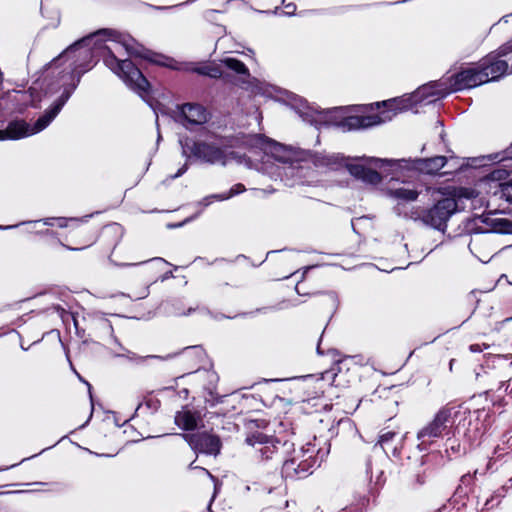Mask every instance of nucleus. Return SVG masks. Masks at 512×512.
Wrapping results in <instances>:
<instances>
[{
    "instance_id": "nucleus-13",
    "label": "nucleus",
    "mask_w": 512,
    "mask_h": 512,
    "mask_svg": "<svg viewBox=\"0 0 512 512\" xmlns=\"http://www.w3.org/2000/svg\"><path fill=\"white\" fill-rule=\"evenodd\" d=\"M184 439L191 448L197 452L205 454H217L220 450V440L214 435L205 433L186 434Z\"/></svg>"
},
{
    "instance_id": "nucleus-8",
    "label": "nucleus",
    "mask_w": 512,
    "mask_h": 512,
    "mask_svg": "<svg viewBox=\"0 0 512 512\" xmlns=\"http://www.w3.org/2000/svg\"><path fill=\"white\" fill-rule=\"evenodd\" d=\"M190 152L193 156L203 162L209 164H220L223 166L234 158V154L232 152L227 153L220 147L206 142H194L190 148Z\"/></svg>"
},
{
    "instance_id": "nucleus-16",
    "label": "nucleus",
    "mask_w": 512,
    "mask_h": 512,
    "mask_svg": "<svg viewBox=\"0 0 512 512\" xmlns=\"http://www.w3.org/2000/svg\"><path fill=\"white\" fill-rule=\"evenodd\" d=\"M501 161H506L501 168H497L490 173V178L494 181H503L512 173V146L505 152Z\"/></svg>"
},
{
    "instance_id": "nucleus-34",
    "label": "nucleus",
    "mask_w": 512,
    "mask_h": 512,
    "mask_svg": "<svg viewBox=\"0 0 512 512\" xmlns=\"http://www.w3.org/2000/svg\"><path fill=\"white\" fill-rule=\"evenodd\" d=\"M82 66H83L82 64H77V65L75 66V70H78V69L82 68Z\"/></svg>"
},
{
    "instance_id": "nucleus-21",
    "label": "nucleus",
    "mask_w": 512,
    "mask_h": 512,
    "mask_svg": "<svg viewBox=\"0 0 512 512\" xmlns=\"http://www.w3.org/2000/svg\"><path fill=\"white\" fill-rule=\"evenodd\" d=\"M244 190H245V187L242 184H236L231 188L229 194H227V195H212V196L205 198L204 199L205 205H209L211 199L225 200V199H228L236 194L243 192Z\"/></svg>"
},
{
    "instance_id": "nucleus-27",
    "label": "nucleus",
    "mask_w": 512,
    "mask_h": 512,
    "mask_svg": "<svg viewBox=\"0 0 512 512\" xmlns=\"http://www.w3.org/2000/svg\"><path fill=\"white\" fill-rule=\"evenodd\" d=\"M56 223L59 227L64 228L67 226V219L65 218H56Z\"/></svg>"
},
{
    "instance_id": "nucleus-5",
    "label": "nucleus",
    "mask_w": 512,
    "mask_h": 512,
    "mask_svg": "<svg viewBox=\"0 0 512 512\" xmlns=\"http://www.w3.org/2000/svg\"><path fill=\"white\" fill-rule=\"evenodd\" d=\"M437 194L441 197H434L436 203L416 219H420L427 226L444 232L448 220L457 210L456 191H438Z\"/></svg>"
},
{
    "instance_id": "nucleus-10",
    "label": "nucleus",
    "mask_w": 512,
    "mask_h": 512,
    "mask_svg": "<svg viewBox=\"0 0 512 512\" xmlns=\"http://www.w3.org/2000/svg\"><path fill=\"white\" fill-rule=\"evenodd\" d=\"M103 32L104 33H108V35L111 38V40H113L115 43L121 45L126 50V52L129 55H137V56H143L145 58H148V55L142 53V51H143L142 46L139 45L130 36L123 35V34L115 32V31H106L105 30ZM149 59L152 62H155L157 64H160V65H163V66H167V67H171L173 69H178L177 66L173 65L174 61L172 59L165 58L163 56H157V58L149 57Z\"/></svg>"
},
{
    "instance_id": "nucleus-6",
    "label": "nucleus",
    "mask_w": 512,
    "mask_h": 512,
    "mask_svg": "<svg viewBox=\"0 0 512 512\" xmlns=\"http://www.w3.org/2000/svg\"><path fill=\"white\" fill-rule=\"evenodd\" d=\"M104 62L116 75H118L131 89L143 99L148 93L150 84L141 71L130 60H119L110 50Z\"/></svg>"
},
{
    "instance_id": "nucleus-7",
    "label": "nucleus",
    "mask_w": 512,
    "mask_h": 512,
    "mask_svg": "<svg viewBox=\"0 0 512 512\" xmlns=\"http://www.w3.org/2000/svg\"><path fill=\"white\" fill-rule=\"evenodd\" d=\"M510 52H512V43L508 42L501 46L497 52L489 54L481 61L479 68L482 73L487 75L488 82L496 81L508 72V62L501 58Z\"/></svg>"
},
{
    "instance_id": "nucleus-26",
    "label": "nucleus",
    "mask_w": 512,
    "mask_h": 512,
    "mask_svg": "<svg viewBox=\"0 0 512 512\" xmlns=\"http://www.w3.org/2000/svg\"><path fill=\"white\" fill-rule=\"evenodd\" d=\"M187 170V164H184L179 170L178 172L172 176V178H177V177H180L182 174H184Z\"/></svg>"
},
{
    "instance_id": "nucleus-28",
    "label": "nucleus",
    "mask_w": 512,
    "mask_h": 512,
    "mask_svg": "<svg viewBox=\"0 0 512 512\" xmlns=\"http://www.w3.org/2000/svg\"><path fill=\"white\" fill-rule=\"evenodd\" d=\"M469 349L473 353L481 352L482 351V348H481V346L479 344H472V345H470Z\"/></svg>"
},
{
    "instance_id": "nucleus-32",
    "label": "nucleus",
    "mask_w": 512,
    "mask_h": 512,
    "mask_svg": "<svg viewBox=\"0 0 512 512\" xmlns=\"http://www.w3.org/2000/svg\"><path fill=\"white\" fill-rule=\"evenodd\" d=\"M154 260L157 261V262H160V263H165V261L163 259H161V258H155Z\"/></svg>"
},
{
    "instance_id": "nucleus-12",
    "label": "nucleus",
    "mask_w": 512,
    "mask_h": 512,
    "mask_svg": "<svg viewBox=\"0 0 512 512\" xmlns=\"http://www.w3.org/2000/svg\"><path fill=\"white\" fill-rule=\"evenodd\" d=\"M315 452L314 446L309 444L307 448L301 449V455H296L291 460L286 461L284 469L286 471L294 470L298 475L306 474L310 468L317 464Z\"/></svg>"
},
{
    "instance_id": "nucleus-2",
    "label": "nucleus",
    "mask_w": 512,
    "mask_h": 512,
    "mask_svg": "<svg viewBox=\"0 0 512 512\" xmlns=\"http://www.w3.org/2000/svg\"><path fill=\"white\" fill-rule=\"evenodd\" d=\"M449 93L447 87L440 82H432L423 85L417 89L408 99H394L383 102V105L388 107V110L382 111L379 115L367 116H348L338 123V126L344 130H357L370 128L392 119L398 111L410 108L413 104H417L424 100L429 103L434 99L431 97H443Z\"/></svg>"
},
{
    "instance_id": "nucleus-24",
    "label": "nucleus",
    "mask_w": 512,
    "mask_h": 512,
    "mask_svg": "<svg viewBox=\"0 0 512 512\" xmlns=\"http://www.w3.org/2000/svg\"><path fill=\"white\" fill-rule=\"evenodd\" d=\"M395 436V433L392 431H387L385 433H382L379 437V444L381 446H384L386 443H388L393 437Z\"/></svg>"
},
{
    "instance_id": "nucleus-25",
    "label": "nucleus",
    "mask_w": 512,
    "mask_h": 512,
    "mask_svg": "<svg viewBox=\"0 0 512 512\" xmlns=\"http://www.w3.org/2000/svg\"><path fill=\"white\" fill-rule=\"evenodd\" d=\"M295 9H296L295 5H293V4H288V5L286 6L285 14H287V15H293V14H294V12H295Z\"/></svg>"
},
{
    "instance_id": "nucleus-9",
    "label": "nucleus",
    "mask_w": 512,
    "mask_h": 512,
    "mask_svg": "<svg viewBox=\"0 0 512 512\" xmlns=\"http://www.w3.org/2000/svg\"><path fill=\"white\" fill-rule=\"evenodd\" d=\"M451 422V410L443 408L437 412L431 422L425 425L417 434L422 444L432 442L435 438L443 436L444 431Z\"/></svg>"
},
{
    "instance_id": "nucleus-14",
    "label": "nucleus",
    "mask_w": 512,
    "mask_h": 512,
    "mask_svg": "<svg viewBox=\"0 0 512 512\" xmlns=\"http://www.w3.org/2000/svg\"><path fill=\"white\" fill-rule=\"evenodd\" d=\"M180 122L188 127V125H201L207 122L208 113L198 104L187 103L180 109Z\"/></svg>"
},
{
    "instance_id": "nucleus-31",
    "label": "nucleus",
    "mask_w": 512,
    "mask_h": 512,
    "mask_svg": "<svg viewBox=\"0 0 512 512\" xmlns=\"http://www.w3.org/2000/svg\"><path fill=\"white\" fill-rule=\"evenodd\" d=\"M476 245V240H473L471 243H470V250L473 251V247Z\"/></svg>"
},
{
    "instance_id": "nucleus-35",
    "label": "nucleus",
    "mask_w": 512,
    "mask_h": 512,
    "mask_svg": "<svg viewBox=\"0 0 512 512\" xmlns=\"http://www.w3.org/2000/svg\"><path fill=\"white\" fill-rule=\"evenodd\" d=\"M14 226H11V225H8L6 227H4L5 229H10V228H13Z\"/></svg>"
},
{
    "instance_id": "nucleus-20",
    "label": "nucleus",
    "mask_w": 512,
    "mask_h": 512,
    "mask_svg": "<svg viewBox=\"0 0 512 512\" xmlns=\"http://www.w3.org/2000/svg\"><path fill=\"white\" fill-rule=\"evenodd\" d=\"M221 62L226 67L233 70L237 74H242V75L248 74V69L245 66V64L235 58L227 57V58L223 59Z\"/></svg>"
},
{
    "instance_id": "nucleus-22",
    "label": "nucleus",
    "mask_w": 512,
    "mask_h": 512,
    "mask_svg": "<svg viewBox=\"0 0 512 512\" xmlns=\"http://www.w3.org/2000/svg\"><path fill=\"white\" fill-rule=\"evenodd\" d=\"M494 232L502 234H512V222L507 219L495 221Z\"/></svg>"
},
{
    "instance_id": "nucleus-4",
    "label": "nucleus",
    "mask_w": 512,
    "mask_h": 512,
    "mask_svg": "<svg viewBox=\"0 0 512 512\" xmlns=\"http://www.w3.org/2000/svg\"><path fill=\"white\" fill-rule=\"evenodd\" d=\"M70 95L71 91H65L57 102L43 116H41L33 126H30L25 121H14L9 123L5 130H0V141L20 139L44 130L60 112Z\"/></svg>"
},
{
    "instance_id": "nucleus-30",
    "label": "nucleus",
    "mask_w": 512,
    "mask_h": 512,
    "mask_svg": "<svg viewBox=\"0 0 512 512\" xmlns=\"http://www.w3.org/2000/svg\"><path fill=\"white\" fill-rule=\"evenodd\" d=\"M501 186L503 187H509V186H512V179L508 180L507 182L505 183H501Z\"/></svg>"
},
{
    "instance_id": "nucleus-19",
    "label": "nucleus",
    "mask_w": 512,
    "mask_h": 512,
    "mask_svg": "<svg viewBox=\"0 0 512 512\" xmlns=\"http://www.w3.org/2000/svg\"><path fill=\"white\" fill-rule=\"evenodd\" d=\"M247 442L251 444L252 446H255L256 443L263 445L261 448H259V452L261 455L265 458L271 457V455L274 452V446L268 445L269 441L266 436L262 434L253 435L252 437L247 438Z\"/></svg>"
},
{
    "instance_id": "nucleus-17",
    "label": "nucleus",
    "mask_w": 512,
    "mask_h": 512,
    "mask_svg": "<svg viewBox=\"0 0 512 512\" xmlns=\"http://www.w3.org/2000/svg\"><path fill=\"white\" fill-rule=\"evenodd\" d=\"M389 194L393 198L401 201H415L419 195L417 190L405 186L391 188Z\"/></svg>"
},
{
    "instance_id": "nucleus-15",
    "label": "nucleus",
    "mask_w": 512,
    "mask_h": 512,
    "mask_svg": "<svg viewBox=\"0 0 512 512\" xmlns=\"http://www.w3.org/2000/svg\"><path fill=\"white\" fill-rule=\"evenodd\" d=\"M101 33L102 32L100 31L98 33L91 34V35H89L87 37H84L80 41H78V42L74 43L73 45H71L70 47H68L66 49V51L64 52V54L66 56H70L72 53H74L77 50H79L78 57H80V58H82L84 60L91 59L92 52H91L90 44L93 41V39L95 37H98Z\"/></svg>"
},
{
    "instance_id": "nucleus-1",
    "label": "nucleus",
    "mask_w": 512,
    "mask_h": 512,
    "mask_svg": "<svg viewBox=\"0 0 512 512\" xmlns=\"http://www.w3.org/2000/svg\"><path fill=\"white\" fill-rule=\"evenodd\" d=\"M369 166L362 163H352L347 166L350 174L355 178L367 183L378 184L382 176L379 172L372 169L378 168L386 175L393 177L404 176V171H419L427 174H434L440 171L446 164L444 156H436L428 159H368Z\"/></svg>"
},
{
    "instance_id": "nucleus-18",
    "label": "nucleus",
    "mask_w": 512,
    "mask_h": 512,
    "mask_svg": "<svg viewBox=\"0 0 512 512\" xmlns=\"http://www.w3.org/2000/svg\"><path fill=\"white\" fill-rule=\"evenodd\" d=\"M175 423L184 430H192L197 425L195 416L187 410L180 411L176 414Z\"/></svg>"
},
{
    "instance_id": "nucleus-11",
    "label": "nucleus",
    "mask_w": 512,
    "mask_h": 512,
    "mask_svg": "<svg viewBox=\"0 0 512 512\" xmlns=\"http://www.w3.org/2000/svg\"><path fill=\"white\" fill-rule=\"evenodd\" d=\"M487 82V75L482 73L478 65L477 67L463 69L462 71L457 73L454 76L453 82L451 83L450 86L451 90L458 91L463 89L474 88Z\"/></svg>"
},
{
    "instance_id": "nucleus-29",
    "label": "nucleus",
    "mask_w": 512,
    "mask_h": 512,
    "mask_svg": "<svg viewBox=\"0 0 512 512\" xmlns=\"http://www.w3.org/2000/svg\"><path fill=\"white\" fill-rule=\"evenodd\" d=\"M45 225L53 226L56 222V218H46L43 220Z\"/></svg>"
},
{
    "instance_id": "nucleus-3",
    "label": "nucleus",
    "mask_w": 512,
    "mask_h": 512,
    "mask_svg": "<svg viewBox=\"0 0 512 512\" xmlns=\"http://www.w3.org/2000/svg\"><path fill=\"white\" fill-rule=\"evenodd\" d=\"M272 156L277 162L282 164L281 167H277V175L282 181H285L287 185H293L294 182L290 180L296 176H301V172L305 168L302 164L304 162L312 161L315 166H331L335 163L333 157H316L309 155L305 151H298L281 144L273 146Z\"/></svg>"
},
{
    "instance_id": "nucleus-23",
    "label": "nucleus",
    "mask_w": 512,
    "mask_h": 512,
    "mask_svg": "<svg viewBox=\"0 0 512 512\" xmlns=\"http://www.w3.org/2000/svg\"><path fill=\"white\" fill-rule=\"evenodd\" d=\"M197 72L200 74H203V75H208L213 78H217V77L221 76V72L217 68L205 67V68L198 69Z\"/></svg>"
},
{
    "instance_id": "nucleus-33",
    "label": "nucleus",
    "mask_w": 512,
    "mask_h": 512,
    "mask_svg": "<svg viewBox=\"0 0 512 512\" xmlns=\"http://www.w3.org/2000/svg\"><path fill=\"white\" fill-rule=\"evenodd\" d=\"M203 471H204V472H205L209 477L213 478V476L210 474V472H209L208 470L203 469Z\"/></svg>"
}]
</instances>
